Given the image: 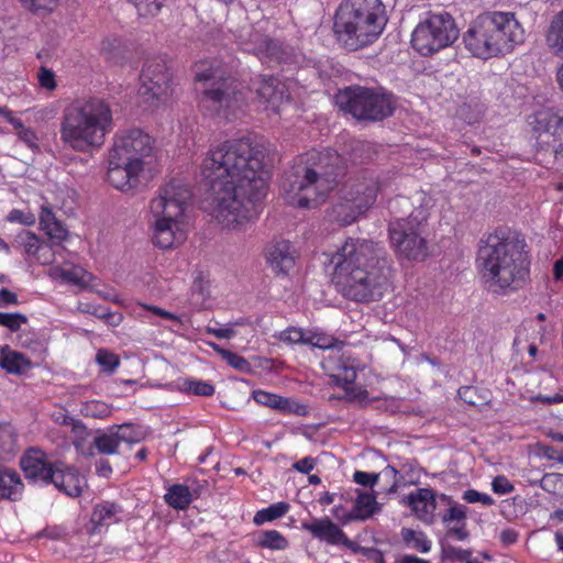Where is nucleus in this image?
<instances>
[{
    "instance_id": "obj_14",
    "label": "nucleus",
    "mask_w": 563,
    "mask_h": 563,
    "mask_svg": "<svg viewBox=\"0 0 563 563\" xmlns=\"http://www.w3.org/2000/svg\"><path fill=\"white\" fill-rule=\"evenodd\" d=\"M386 185V180L375 172L363 170L350 177L342 186V197L368 211L375 205L378 192L383 191Z\"/></svg>"
},
{
    "instance_id": "obj_26",
    "label": "nucleus",
    "mask_w": 563,
    "mask_h": 563,
    "mask_svg": "<svg viewBox=\"0 0 563 563\" xmlns=\"http://www.w3.org/2000/svg\"><path fill=\"white\" fill-rule=\"evenodd\" d=\"M40 225L51 241L49 246L60 245L68 239V230L63 225L52 209L47 206H43L41 209Z\"/></svg>"
},
{
    "instance_id": "obj_31",
    "label": "nucleus",
    "mask_w": 563,
    "mask_h": 563,
    "mask_svg": "<svg viewBox=\"0 0 563 563\" xmlns=\"http://www.w3.org/2000/svg\"><path fill=\"white\" fill-rule=\"evenodd\" d=\"M48 276L55 280L73 284L76 286H86L90 280V274L80 266L71 265L69 267L54 266L48 271Z\"/></svg>"
},
{
    "instance_id": "obj_13",
    "label": "nucleus",
    "mask_w": 563,
    "mask_h": 563,
    "mask_svg": "<svg viewBox=\"0 0 563 563\" xmlns=\"http://www.w3.org/2000/svg\"><path fill=\"white\" fill-rule=\"evenodd\" d=\"M140 97L150 106L165 101L172 92V74L164 57L147 58L140 75Z\"/></svg>"
},
{
    "instance_id": "obj_12",
    "label": "nucleus",
    "mask_w": 563,
    "mask_h": 563,
    "mask_svg": "<svg viewBox=\"0 0 563 563\" xmlns=\"http://www.w3.org/2000/svg\"><path fill=\"white\" fill-rule=\"evenodd\" d=\"M459 29L448 12H431L415 27L412 47L422 56H430L451 46L459 37Z\"/></svg>"
},
{
    "instance_id": "obj_27",
    "label": "nucleus",
    "mask_w": 563,
    "mask_h": 563,
    "mask_svg": "<svg viewBox=\"0 0 563 563\" xmlns=\"http://www.w3.org/2000/svg\"><path fill=\"white\" fill-rule=\"evenodd\" d=\"M271 267L277 273H288L295 265L292 246L287 241L274 244L267 254Z\"/></svg>"
},
{
    "instance_id": "obj_30",
    "label": "nucleus",
    "mask_w": 563,
    "mask_h": 563,
    "mask_svg": "<svg viewBox=\"0 0 563 563\" xmlns=\"http://www.w3.org/2000/svg\"><path fill=\"white\" fill-rule=\"evenodd\" d=\"M380 510L376 496L368 493H360L355 500L354 508L344 517V522L352 520H366Z\"/></svg>"
},
{
    "instance_id": "obj_55",
    "label": "nucleus",
    "mask_w": 563,
    "mask_h": 563,
    "mask_svg": "<svg viewBox=\"0 0 563 563\" xmlns=\"http://www.w3.org/2000/svg\"><path fill=\"white\" fill-rule=\"evenodd\" d=\"M459 397L467 405L471 406H479V397L477 395V390L473 386H462L457 390Z\"/></svg>"
},
{
    "instance_id": "obj_4",
    "label": "nucleus",
    "mask_w": 563,
    "mask_h": 563,
    "mask_svg": "<svg viewBox=\"0 0 563 563\" xmlns=\"http://www.w3.org/2000/svg\"><path fill=\"white\" fill-rule=\"evenodd\" d=\"M343 159L335 151L312 152L286 170L280 187L287 203L316 208L344 175Z\"/></svg>"
},
{
    "instance_id": "obj_45",
    "label": "nucleus",
    "mask_w": 563,
    "mask_h": 563,
    "mask_svg": "<svg viewBox=\"0 0 563 563\" xmlns=\"http://www.w3.org/2000/svg\"><path fill=\"white\" fill-rule=\"evenodd\" d=\"M540 487L549 494L563 498V474L548 473L539 481Z\"/></svg>"
},
{
    "instance_id": "obj_25",
    "label": "nucleus",
    "mask_w": 563,
    "mask_h": 563,
    "mask_svg": "<svg viewBox=\"0 0 563 563\" xmlns=\"http://www.w3.org/2000/svg\"><path fill=\"white\" fill-rule=\"evenodd\" d=\"M406 504L423 521H431L437 508L435 494L430 488H418L406 497Z\"/></svg>"
},
{
    "instance_id": "obj_61",
    "label": "nucleus",
    "mask_w": 563,
    "mask_h": 563,
    "mask_svg": "<svg viewBox=\"0 0 563 563\" xmlns=\"http://www.w3.org/2000/svg\"><path fill=\"white\" fill-rule=\"evenodd\" d=\"M444 552L448 558L457 560L460 562H468L471 558V552L467 550L457 549L454 547H448L444 549Z\"/></svg>"
},
{
    "instance_id": "obj_64",
    "label": "nucleus",
    "mask_w": 563,
    "mask_h": 563,
    "mask_svg": "<svg viewBox=\"0 0 563 563\" xmlns=\"http://www.w3.org/2000/svg\"><path fill=\"white\" fill-rule=\"evenodd\" d=\"M360 552L374 563H384L383 552L375 548H360Z\"/></svg>"
},
{
    "instance_id": "obj_35",
    "label": "nucleus",
    "mask_w": 563,
    "mask_h": 563,
    "mask_svg": "<svg viewBox=\"0 0 563 563\" xmlns=\"http://www.w3.org/2000/svg\"><path fill=\"white\" fill-rule=\"evenodd\" d=\"M122 509L119 505L110 501L98 504L92 512L91 520L98 526H110L119 520Z\"/></svg>"
},
{
    "instance_id": "obj_11",
    "label": "nucleus",
    "mask_w": 563,
    "mask_h": 563,
    "mask_svg": "<svg viewBox=\"0 0 563 563\" xmlns=\"http://www.w3.org/2000/svg\"><path fill=\"white\" fill-rule=\"evenodd\" d=\"M335 103L357 120L380 121L394 111L390 95L378 88L351 86L339 91Z\"/></svg>"
},
{
    "instance_id": "obj_2",
    "label": "nucleus",
    "mask_w": 563,
    "mask_h": 563,
    "mask_svg": "<svg viewBox=\"0 0 563 563\" xmlns=\"http://www.w3.org/2000/svg\"><path fill=\"white\" fill-rule=\"evenodd\" d=\"M330 263L334 286L349 300L377 301L389 287L391 269L379 243L350 238L332 254Z\"/></svg>"
},
{
    "instance_id": "obj_62",
    "label": "nucleus",
    "mask_w": 563,
    "mask_h": 563,
    "mask_svg": "<svg viewBox=\"0 0 563 563\" xmlns=\"http://www.w3.org/2000/svg\"><path fill=\"white\" fill-rule=\"evenodd\" d=\"M314 466L316 461L310 456L303 457L292 464V467L302 474H309L314 468Z\"/></svg>"
},
{
    "instance_id": "obj_44",
    "label": "nucleus",
    "mask_w": 563,
    "mask_h": 563,
    "mask_svg": "<svg viewBox=\"0 0 563 563\" xmlns=\"http://www.w3.org/2000/svg\"><path fill=\"white\" fill-rule=\"evenodd\" d=\"M16 241L23 246L24 252L31 256H35L44 249V242H41L38 236L31 231L23 230L18 234Z\"/></svg>"
},
{
    "instance_id": "obj_8",
    "label": "nucleus",
    "mask_w": 563,
    "mask_h": 563,
    "mask_svg": "<svg viewBox=\"0 0 563 563\" xmlns=\"http://www.w3.org/2000/svg\"><path fill=\"white\" fill-rule=\"evenodd\" d=\"M191 196L190 187L185 180L173 178L150 201L148 222L156 246L167 250L185 241L186 233L180 224Z\"/></svg>"
},
{
    "instance_id": "obj_60",
    "label": "nucleus",
    "mask_w": 563,
    "mask_h": 563,
    "mask_svg": "<svg viewBox=\"0 0 563 563\" xmlns=\"http://www.w3.org/2000/svg\"><path fill=\"white\" fill-rule=\"evenodd\" d=\"M29 9L33 11L52 10L58 0H21Z\"/></svg>"
},
{
    "instance_id": "obj_7",
    "label": "nucleus",
    "mask_w": 563,
    "mask_h": 563,
    "mask_svg": "<svg viewBox=\"0 0 563 563\" xmlns=\"http://www.w3.org/2000/svg\"><path fill=\"white\" fill-rule=\"evenodd\" d=\"M525 40V31L512 12L487 11L476 16L463 36L473 56L488 59L509 53Z\"/></svg>"
},
{
    "instance_id": "obj_29",
    "label": "nucleus",
    "mask_w": 563,
    "mask_h": 563,
    "mask_svg": "<svg viewBox=\"0 0 563 563\" xmlns=\"http://www.w3.org/2000/svg\"><path fill=\"white\" fill-rule=\"evenodd\" d=\"M339 195V201L332 207L330 212V217L333 221L342 225H347L355 222L360 216L366 212L362 208H358L357 203L349 201V199H343L342 188Z\"/></svg>"
},
{
    "instance_id": "obj_6",
    "label": "nucleus",
    "mask_w": 563,
    "mask_h": 563,
    "mask_svg": "<svg viewBox=\"0 0 563 563\" xmlns=\"http://www.w3.org/2000/svg\"><path fill=\"white\" fill-rule=\"evenodd\" d=\"M388 208L393 214L389 238L396 253L407 260H424L428 247L421 235V228L433 208L431 196L423 190H418L410 197L397 196L389 201Z\"/></svg>"
},
{
    "instance_id": "obj_54",
    "label": "nucleus",
    "mask_w": 563,
    "mask_h": 563,
    "mask_svg": "<svg viewBox=\"0 0 563 563\" xmlns=\"http://www.w3.org/2000/svg\"><path fill=\"white\" fill-rule=\"evenodd\" d=\"M223 360H225L228 362V364L235 369H239L244 373H247L251 371L250 363L244 357H242L233 352L229 351L228 353H223Z\"/></svg>"
},
{
    "instance_id": "obj_49",
    "label": "nucleus",
    "mask_w": 563,
    "mask_h": 563,
    "mask_svg": "<svg viewBox=\"0 0 563 563\" xmlns=\"http://www.w3.org/2000/svg\"><path fill=\"white\" fill-rule=\"evenodd\" d=\"M25 323H27V318L22 313L0 312V325L8 328L12 332L20 330L22 324Z\"/></svg>"
},
{
    "instance_id": "obj_56",
    "label": "nucleus",
    "mask_w": 563,
    "mask_h": 563,
    "mask_svg": "<svg viewBox=\"0 0 563 563\" xmlns=\"http://www.w3.org/2000/svg\"><path fill=\"white\" fill-rule=\"evenodd\" d=\"M463 499L470 504L482 503L483 505H493L494 503V499L489 495L479 493L475 489L464 492Z\"/></svg>"
},
{
    "instance_id": "obj_17",
    "label": "nucleus",
    "mask_w": 563,
    "mask_h": 563,
    "mask_svg": "<svg viewBox=\"0 0 563 563\" xmlns=\"http://www.w3.org/2000/svg\"><path fill=\"white\" fill-rule=\"evenodd\" d=\"M324 371L334 384L341 385L346 394L352 398H361L366 395V390L355 391L353 383L356 378V361L345 357L339 351H332L322 362Z\"/></svg>"
},
{
    "instance_id": "obj_63",
    "label": "nucleus",
    "mask_w": 563,
    "mask_h": 563,
    "mask_svg": "<svg viewBox=\"0 0 563 563\" xmlns=\"http://www.w3.org/2000/svg\"><path fill=\"white\" fill-rule=\"evenodd\" d=\"M207 333L214 335L218 339H231L235 335V331L232 328H217L208 325L206 328Z\"/></svg>"
},
{
    "instance_id": "obj_32",
    "label": "nucleus",
    "mask_w": 563,
    "mask_h": 563,
    "mask_svg": "<svg viewBox=\"0 0 563 563\" xmlns=\"http://www.w3.org/2000/svg\"><path fill=\"white\" fill-rule=\"evenodd\" d=\"M545 45L556 56H563V9L556 13L547 27Z\"/></svg>"
},
{
    "instance_id": "obj_41",
    "label": "nucleus",
    "mask_w": 563,
    "mask_h": 563,
    "mask_svg": "<svg viewBox=\"0 0 563 563\" xmlns=\"http://www.w3.org/2000/svg\"><path fill=\"white\" fill-rule=\"evenodd\" d=\"M256 544L271 550H286L289 545L287 539L277 530L262 532Z\"/></svg>"
},
{
    "instance_id": "obj_50",
    "label": "nucleus",
    "mask_w": 563,
    "mask_h": 563,
    "mask_svg": "<svg viewBox=\"0 0 563 563\" xmlns=\"http://www.w3.org/2000/svg\"><path fill=\"white\" fill-rule=\"evenodd\" d=\"M82 415L91 418H104L110 415V408L102 401H88L81 408Z\"/></svg>"
},
{
    "instance_id": "obj_51",
    "label": "nucleus",
    "mask_w": 563,
    "mask_h": 563,
    "mask_svg": "<svg viewBox=\"0 0 563 563\" xmlns=\"http://www.w3.org/2000/svg\"><path fill=\"white\" fill-rule=\"evenodd\" d=\"M307 334L299 328L290 327L278 334V339L288 344L307 343Z\"/></svg>"
},
{
    "instance_id": "obj_47",
    "label": "nucleus",
    "mask_w": 563,
    "mask_h": 563,
    "mask_svg": "<svg viewBox=\"0 0 563 563\" xmlns=\"http://www.w3.org/2000/svg\"><path fill=\"white\" fill-rule=\"evenodd\" d=\"M181 389L205 397L212 396L214 394V387L211 384L196 379H185L181 384Z\"/></svg>"
},
{
    "instance_id": "obj_18",
    "label": "nucleus",
    "mask_w": 563,
    "mask_h": 563,
    "mask_svg": "<svg viewBox=\"0 0 563 563\" xmlns=\"http://www.w3.org/2000/svg\"><path fill=\"white\" fill-rule=\"evenodd\" d=\"M108 164L107 179L115 189L129 191L139 185L140 174L143 172L141 165L118 159L110 152Z\"/></svg>"
},
{
    "instance_id": "obj_40",
    "label": "nucleus",
    "mask_w": 563,
    "mask_h": 563,
    "mask_svg": "<svg viewBox=\"0 0 563 563\" xmlns=\"http://www.w3.org/2000/svg\"><path fill=\"white\" fill-rule=\"evenodd\" d=\"M288 510L289 505L287 503L280 501L273 504L269 507L257 511L254 516L253 522L256 526H261L265 522L283 517Z\"/></svg>"
},
{
    "instance_id": "obj_48",
    "label": "nucleus",
    "mask_w": 563,
    "mask_h": 563,
    "mask_svg": "<svg viewBox=\"0 0 563 563\" xmlns=\"http://www.w3.org/2000/svg\"><path fill=\"white\" fill-rule=\"evenodd\" d=\"M62 423L71 428L73 443L79 450L81 448V442L88 434L87 428L81 421L67 416L64 417Z\"/></svg>"
},
{
    "instance_id": "obj_33",
    "label": "nucleus",
    "mask_w": 563,
    "mask_h": 563,
    "mask_svg": "<svg viewBox=\"0 0 563 563\" xmlns=\"http://www.w3.org/2000/svg\"><path fill=\"white\" fill-rule=\"evenodd\" d=\"M23 489L20 476L12 470L0 466V499H18Z\"/></svg>"
},
{
    "instance_id": "obj_20",
    "label": "nucleus",
    "mask_w": 563,
    "mask_h": 563,
    "mask_svg": "<svg viewBox=\"0 0 563 563\" xmlns=\"http://www.w3.org/2000/svg\"><path fill=\"white\" fill-rule=\"evenodd\" d=\"M20 465L27 479L45 484L49 483L55 471V465L47 463L44 453L35 449L29 450L23 455Z\"/></svg>"
},
{
    "instance_id": "obj_59",
    "label": "nucleus",
    "mask_w": 563,
    "mask_h": 563,
    "mask_svg": "<svg viewBox=\"0 0 563 563\" xmlns=\"http://www.w3.org/2000/svg\"><path fill=\"white\" fill-rule=\"evenodd\" d=\"M11 222H19L24 225H32L35 223V217L32 213H25L21 210L14 209L9 213L8 217Z\"/></svg>"
},
{
    "instance_id": "obj_43",
    "label": "nucleus",
    "mask_w": 563,
    "mask_h": 563,
    "mask_svg": "<svg viewBox=\"0 0 563 563\" xmlns=\"http://www.w3.org/2000/svg\"><path fill=\"white\" fill-rule=\"evenodd\" d=\"M401 537L407 544L413 543V548L422 553H427L431 549V541L428 540L427 536L422 531L402 528Z\"/></svg>"
},
{
    "instance_id": "obj_37",
    "label": "nucleus",
    "mask_w": 563,
    "mask_h": 563,
    "mask_svg": "<svg viewBox=\"0 0 563 563\" xmlns=\"http://www.w3.org/2000/svg\"><path fill=\"white\" fill-rule=\"evenodd\" d=\"M166 503L176 509L186 508L191 501L189 488L185 485H173L165 495Z\"/></svg>"
},
{
    "instance_id": "obj_5",
    "label": "nucleus",
    "mask_w": 563,
    "mask_h": 563,
    "mask_svg": "<svg viewBox=\"0 0 563 563\" xmlns=\"http://www.w3.org/2000/svg\"><path fill=\"white\" fill-rule=\"evenodd\" d=\"M113 129L110 106L102 99L88 98L68 104L60 118V142L78 153L99 150Z\"/></svg>"
},
{
    "instance_id": "obj_28",
    "label": "nucleus",
    "mask_w": 563,
    "mask_h": 563,
    "mask_svg": "<svg viewBox=\"0 0 563 563\" xmlns=\"http://www.w3.org/2000/svg\"><path fill=\"white\" fill-rule=\"evenodd\" d=\"M380 476H383L387 481V483L390 484V486L386 489V494L396 493L399 482L398 471L390 465L386 466L379 474L355 471V473L353 474V479L355 483L362 486L372 488L378 482V478Z\"/></svg>"
},
{
    "instance_id": "obj_53",
    "label": "nucleus",
    "mask_w": 563,
    "mask_h": 563,
    "mask_svg": "<svg viewBox=\"0 0 563 563\" xmlns=\"http://www.w3.org/2000/svg\"><path fill=\"white\" fill-rule=\"evenodd\" d=\"M312 346L319 347V349H331L334 344V339L330 335L323 334V333H312L309 332L307 334V343Z\"/></svg>"
},
{
    "instance_id": "obj_3",
    "label": "nucleus",
    "mask_w": 563,
    "mask_h": 563,
    "mask_svg": "<svg viewBox=\"0 0 563 563\" xmlns=\"http://www.w3.org/2000/svg\"><path fill=\"white\" fill-rule=\"evenodd\" d=\"M526 243L508 229H497L481 239L477 266L484 283L494 292L520 288L529 275Z\"/></svg>"
},
{
    "instance_id": "obj_36",
    "label": "nucleus",
    "mask_w": 563,
    "mask_h": 563,
    "mask_svg": "<svg viewBox=\"0 0 563 563\" xmlns=\"http://www.w3.org/2000/svg\"><path fill=\"white\" fill-rule=\"evenodd\" d=\"M253 398L260 405L277 409L283 412H289L292 410L290 399L276 394H271L264 390H254Z\"/></svg>"
},
{
    "instance_id": "obj_10",
    "label": "nucleus",
    "mask_w": 563,
    "mask_h": 563,
    "mask_svg": "<svg viewBox=\"0 0 563 563\" xmlns=\"http://www.w3.org/2000/svg\"><path fill=\"white\" fill-rule=\"evenodd\" d=\"M386 23L380 0H343L334 15V32L342 44L356 51L372 43Z\"/></svg>"
},
{
    "instance_id": "obj_21",
    "label": "nucleus",
    "mask_w": 563,
    "mask_h": 563,
    "mask_svg": "<svg viewBox=\"0 0 563 563\" xmlns=\"http://www.w3.org/2000/svg\"><path fill=\"white\" fill-rule=\"evenodd\" d=\"M251 89L256 92L260 99L271 103L274 108L290 98L286 85L274 76L260 77L253 81Z\"/></svg>"
},
{
    "instance_id": "obj_38",
    "label": "nucleus",
    "mask_w": 563,
    "mask_h": 563,
    "mask_svg": "<svg viewBox=\"0 0 563 563\" xmlns=\"http://www.w3.org/2000/svg\"><path fill=\"white\" fill-rule=\"evenodd\" d=\"M9 123L15 130L20 141L27 145L32 151L38 150V137L31 128L25 126L23 122L15 117H10Z\"/></svg>"
},
{
    "instance_id": "obj_24",
    "label": "nucleus",
    "mask_w": 563,
    "mask_h": 563,
    "mask_svg": "<svg viewBox=\"0 0 563 563\" xmlns=\"http://www.w3.org/2000/svg\"><path fill=\"white\" fill-rule=\"evenodd\" d=\"M49 483H53L58 490L66 495L77 497L82 492L85 478L74 467L57 463Z\"/></svg>"
},
{
    "instance_id": "obj_19",
    "label": "nucleus",
    "mask_w": 563,
    "mask_h": 563,
    "mask_svg": "<svg viewBox=\"0 0 563 563\" xmlns=\"http://www.w3.org/2000/svg\"><path fill=\"white\" fill-rule=\"evenodd\" d=\"M139 441L131 424L124 423L121 426H113L107 431H98L93 438L92 445L101 454H117L121 444L125 443L131 445Z\"/></svg>"
},
{
    "instance_id": "obj_1",
    "label": "nucleus",
    "mask_w": 563,
    "mask_h": 563,
    "mask_svg": "<svg viewBox=\"0 0 563 563\" xmlns=\"http://www.w3.org/2000/svg\"><path fill=\"white\" fill-rule=\"evenodd\" d=\"M264 152L250 139L225 141L210 148L201 164L209 185L211 216L227 228H235L258 213L266 194Z\"/></svg>"
},
{
    "instance_id": "obj_57",
    "label": "nucleus",
    "mask_w": 563,
    "mask_h": 563,
    "mask_svg": "<svg viewBox=\"0 0 563 563\" xmlns=\"http://www.w3.org/2000/svg\"><path fill=\"white\" fill-rule=\"evenodd\" d=\"M37 78H38V82H40L41 87H43L47 90L55 89V87H56L55 75L51 69L42 67L38 71Z\"/></svg>"
},
{
    "instance_id": "obj_46",
    "label": "nucleus",
    "mask_w": 563,
    "mask_h": 563,
    "mask_svg": "<svg viewBox=\"0 0 563 563\" xmlns=\"http://www.w3.org/2000/svg\"><path fill=\"white\" fill-rule=\"evenodd\" d=\"M140 16H155L164 5L165 0H128Z\"/></svg>"
},
{
    "instance_id": "obj_58",
    "label": "nucleus",
    "mask_w": 563,
    "mask_h": 563,
    "mask_svg": "<svg viewBox=\"0 0 563 563\" xmlns=\"http://www.w3.org/2000/svg\"><path fill=\"white\" fill-rule=\"evenodd\" d=\"M494 493L499 495L509 494L514 490V485L505 476H496L492 483Z\"/></svg>"
},
{
    "instance_id": "obj_42",
    "label": "nucleus",
    "mask_w": 563,
    "mask_h": 563,
    "mask_svg": "<svg viewBox=\"0 0 563 563\" xmlns=\"http://www.w3.org/2000/svg\"><path fill=\"white\" fill-rule=\"evenodd\" d=\"M440 500L445 503L449 506L446 514L442 516V521L444 523H450L452 521L456 522H465L466 519V507L462 505H457L452 500L451 497L441 494L439 496Z\"/></svg>"
},
{
    "instance_id": "obj_52",
    "label": "nucleus",
    "mask_w": 563,
    "mask_h": 563,
    "mask_svg": "<svg viewBox=\"0 0 563 563\" xmlns=\"http://www.w3.org/2000/svg\"><path fill=\"white\" fill-rule=\"evenodd\" d=\"M97 363L107 372H113L119 366V357L107 350H99L96 355Z\"/></svg>"
},
{
    "instance_id": "obj_22",
    "label": "nucleus",
    "mask_w": 563,
    "mask_h": 563,
    "mask_svg": "<svg viewBox=\"0 0 563 563\" xmlns=\"http://www.w3.org/2000/svg\"><path fill=\"white\" fill-rule=\"evenodd\" d=\"M302 529L310 532L313 538L324 540L330 544H344L353 547V542L329 518L314 519L311 522H302Z\"/></svg>"
},
{
    "instance_id": "obj_23",
    "label": "nucleus",
    "mask_w": 563,
    "mask_h": 563,
    "mask_svg": "<svg viewBox=\"0 0 563 563\" xmlns=\"http://www.w3.org/2000/svg\"><path fill=\"white\" fill-rule=\"evenodd\" d=\"M244 49L256 55L263 63L280 64L284 59L279 43L260 33L251 35V41L246 43Z\"/></svg>"
},
{
    "instance_id": "obj_39",
    "label": "nucleus",
    "mask_w": 563,
    "mask_h": 563,
    "mask_svg": "<svg viewBox=\"0 0 563 563\" xmlns=\"http://www.w3.org/2000/svg\"><path fill=\"white\" fill-rule=\"evenodd\" d=\"M16 448V435L10 424L0 426V457L8 460Z\"/></svg>"
},
{
    "instance_id": "obj_15",
    "label": "nucleus",
    "mask_w": 563,
    "mask_h": 563,
    "mask_svg": "<svg viewBox=\"0 0 563 563\" xmlns=\"http://www.w3.org/2000/svg\"><path fill=\"white\" fill-rule=\"evenodd\" d=\"M110 153L144 169L145 159L153 153V139L141 129L126 130L115 136Z\"/></svg>"
},
{
    "instance_id": "obj_34",
    "label": "nucleus",
    "mask_w": 563,
    "mask_h": 563,
    "mask_svg": "<svg viewBox=\"0 0 563 563\" xmlns=\"http://www.w3.org/2000/svg\"><path fill=\"white\" fill-rule=\"evenodd\" d=\"M0 366L10 374H23L31 368V361L22 353L3 347L0 355Z\"/></svg>"
},
{
    "instance_id": "obj_9",
    "label": "nucleus",
    "mask_w": 563,
    "mask_h": 563,
    "mask_svg": "<svg viewBox=\"0 0 563 563\" xmlns=\"http://www.w3.org/2000/svg\"><path fill=\"white\" fill-rule=\"evenodd\" d=\"M194 71L199 107L206 114L230 120L245 103L240 84L217 62H199Z\"/></svg>"
},
{
    "instance_id": "obj_16",
    "label": "nucleus",
    "mask_w": 563,
    "mask_h": 563,
    "mask_svg": "<svg viewBox=\"0 0 563 563\" xmlns=\"http://www.w3.org/2000/svg\"><path fill=\"white\" fill-rule=\"evenodd\" d=\"M529 124L538 134L541 146L555 153L563 144V111L556 108H542L529 117Z\"/></svg>"
}]
</instances>
